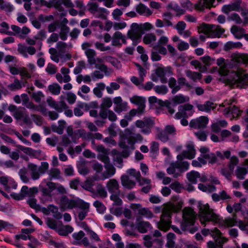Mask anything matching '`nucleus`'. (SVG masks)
<instances>
[{
  "label": "nucleus",
  "mask_w": 248,
  "mask_h": 248,
  "mask_svg": "<svg viewBox=\"0 0 248 248\" xmlns=\"http://www.w3.org/2000/svg\"><path fill=\"white\" fill-rule=\"evenodd\" d=\"M237 215L234 213L232 217L223 220L210 208L208 204L199 206V218L201 224L205 226L211 222L214 224H220L226 227H231L237 224Z\"/></svg>",
  "instance_id": "f257e3e1"
},
{
  "label": "nucleus",
  "mask_w": 248,
  "mask_h": 248,
  "mask_svg": "<svg viewBox=\"0 0 248 248\" xmlns=\"http://www.w3.org/2000/svg\"><path fill=\"white\" fill-rule=\"evenodd\" d=\"M195 150L193 147H190L188 150L183 151L177 156V160L170 164L167 169V173L170 175H172L174 178L181 176L189 167V163L187 161L182 160L184 158L192 159L195 157Z\"/></svg>",
  "instance_id": "f03ea898"
},
{
  "label": "nucleus",
  "mask_w": 248,
  "mask_h": 248,
  "mask_svg": "<svg viewBox=\"0 0 248 248\" xmlns=\"http://www.w3.org/2000/svg\"><path fill=\"white\" fill-rule=\"evenodd\" d=\"M178 198L174 197L173 202H169L164 204L162 210L160 221L158 223V228L164 232L168 231L170 227V218L172 213L180 211L183 206V202L177 201Z\"/></svg>",
  "instance_id": "7ed1b4c3"
},
{
  "label": "nucleus",
  "mask_w": 248,
  "mask_h": 248,
  "mask_svg": "<svg viewBox=\"0 0 248 248\" xmlns=\"http://www.w3.org/2000/svg\"><path fill=\"white\" fill-rule=\"evenodd\" d=\"M197 217V214L191 207H185L183 210V220L181 222V229L185 231L189 230L191 233H193L198 230L197 227L188 229L194 225Z\"/></svg>",
  "instance_id": "20e7f679"
},
{
  "label": "nucleus",
  "mask_w": 248,
  "mask_h": 248,
  "mask_svg": "<svg viewBox=\"0 0 248 248\" xmlns=\"http://www.w3.org/2000/svg\"><path fill=\"white\" fill-rule=\"evenodd\" d=\"M236 102V99L234 98H232L229 100H225L219 106L220 107H227V108L224 109L223 112L224 115L227 117H230V115L232 114V117L231 118V120L234 118L239 117L241 114L242 111H241L235 105L232 106L233 103Z\"/></svg>",
  "instance_id": "39448f33"
},
{
  "label": "nucleus",
  "mask_w": 248,
  "mask_h": 248,
  "mask_svg": "<svg viewBox=\"0 0 248 248\" xmlns=\"http://www.w3.org/2000/svg\"><path fill=\"white\" fill-rule=\"evenodd\" d=\"M49 168V164L46 162H41V166L38 167L33 163H29L28 168L30 171V175L33 180L39 179L42 174H44Z\"/></svg>",
  "instance_id": "423d86ee"
},
{
  "label": "nucleus",
  "mask_w": 248,
  "mask_h": 248,
  "mask_svg": "<svg viewBox=\"0 0 248 248\" xmlns=\"http://www.w3.org/2000/svg\"><path fill=\"white\" fill-rule=\"evenodd\" d=\"M88 11L96 18L105 20L107 18L108 11L103 7H100L96 2H89L87 4Z\"/></svg>",
  "instance_id": "0eeeda50"
},
{
  "label": "nucleus",
  "mask_w": 248,
  "mask_h": 248,
  "mask_svg": "<svg viewBox=\"0 0 248 248\" xmlns=\"http://www.w3.org/2000/svg\"><path fill=\"white\" fill-rule=\"evenodd\" d=\"M155 124L154 121L150 118H144L142 120L136 121V126L141 129V132L144 134H149L153 126Z\"/></svg>",
  "instance_id": "6e6552de"
},
{
  "label": "nucleus",
  "mask_w": 248,
  "mask_h": 248,
  "mask_svg": "<svg viewBox=\"0 0 248 248\" xmlns=\"http://www.w3.org/2000/svg\"><path fill=\"white\" fill-rule=\"evenodd\" d=\"M236 78L233 79L230 81V83L236 85L237 86L246 85L248 82V73L245 72V70L241 68H238L235 72Z\"/></svg>",
  "instance_id": "1a4fd4ad"
},
{
  "label": "nucleus",
  "mask_w": 248,
  "mask_h": 248,
  "mask_svg": "<svg viewBox=\"0 0 248 248\" xmlns=\"http://www.w3.org/2000/svg\"><path fill=\"white\" fill-rule=\"evenodd\" d=\"M143 33L142 28L141 25L134 23L131 25V29L127 32L129 38L133 40H137L140 39Z\"/></svg>",
  "instance_id": "9d476101"
},
{
  "label": "nucleus",
  "mask_w": 248,
  "mask_h": 248,
  "mask_svg": "<svg viewBox=\"0 0 248 248\" xmlns=\"http://www.w3.org/2000/svg\"><path fill=\"white\" fill-rule=\"evenodd\" d=\"M46 103L50 108L55 109L58 112H62L68 108L65 102L62 101L57 102L51 96L46 99Z\"/></svg>",
  "instance_id": "9b49d317"
},
{
  "label": "nucleus",
  "mask_w": 248,
  "mask_h": 248,
  "mask_svg": "<svg viewBox=\"0 0 248 248\" xmlns=\"http://www.w3.org/2000/svg\"><path fill=\"white\" fill-rule=\"evenodd\" d=\"M114 110L118 114L123 111H126L128 109V103L123 101L121 97L117 96L113 98Z\"/></svg>",
  "instance_id": "f8f14e48"
},
{
  "label": "nucleus",
  "mask_w": 248,
  "mask_h": 248,
  "mask_svg": "<svg viewBox=\"0 0 248 248\" xmlns=\"http://www.w3.org/2000/svg\"><path fill=\"white\" fill-rule=\"evenodd\" d=\"M208 123V118L206 116H201L192 120L190 123V127L195 129H204Z\"/></svg>",
  "instance_id": "ddd939ff"
},
{
  "label": "nucleus",
  "mask_w": 248,
  "mask_h": 248,
  "mask_svg": "<svg viewBox=\"0 0 248 248\" xmlns=\"http://www.w3.org/2000/svg\"><path fill=\"white\" fill-rule=\"evenodd\" d=\"M168 42L169 39L167 37L162 36L158 40L156 44L154 46L153 49L157 51L160 54L165 55L167 53V50L165 46Z\"/></svg>",
  "instance_id": "4468645a"
},
{
  "label": "nucleus",
  "mask_w": 248,
  "mask_h": 248,
  "mask_svg": "<svg viewBox=\"0 0 248 248\" xmlns=\"http://www.w3.org/2000/svg\"><path fill=\"white\" fill-rule=\"evenodd\" d=\"M76 200L72 199H69L65 196L61 197L60 201L61 208L63 210L66 209H72L76 208Z\"/></svg>",
  "instance_id": "2eb2a0df"
},
{
  "label": "nucleus",
  "mask_w": 248,
  "mask_h": 248,
  "mask_svg": "<svg viewBox=\"0 0 248 248\" xmlns=\"http://www.w3.org/2000/svg\"><path fill=\"white\" fill-rule=\"evenodd\" d=\"M14 118L17 121H21L24 124L30 125L31 120L25 108H21V110L15 115Z\"/></svg>",
  "instance_id": "dca6fc26"
},
{
  "label": "nucleus",
  "mask_w": 248,
  "mask_h": 248,
  "mask_svg": "<svg viewBox=\"0 0 248 248\" xmlns=\"http://www.w3.org/2000/svg\"><path fill=\"white\" fill-rule=\"evenodd\" d=\"M125 37L120 31H117L112 36L111 45L114 46L121 47L123 44H126Z\"/></svg>",
  "instance_id": "f3484780"
},
{
  "label": "nucleus",
  "mask_w": 248,
  "mask_h": 248,
  "mask_svg": "<svg viewBox=\"0 0 248 248\" xmlns=\"http://www.w3.org/2000/svg\"><path fill=\"white\" fill-rule=\"evenodd\" d=\"M18 52L25 58H28V54L31 55L35 54L36 48L32 46H26L21 44H19L17 47Z\"/></svg>",
  "instance_id": "a211bd4d"
},
{
  "label": "nucleus",
  "mask_w": 248,
  "mask_h": 248,
  "mask_svg": "<svg viewBox=\"0 0 248 248\" xmlns=\"http://www.w3.org/2000/svg\"><path fill=\"white\" fill-rule=\"evenodd\" d=\"M131 103L138 106L139 111L140 112H144L145 108L146 100L144 98L135 95L130 98Z\"/></svg>",
  "instance_id": "6ab92c4d"
},
{
  "label": "nucleus",
  "mask_w": 248,
  "mask_h": 248,
  "mask_svg": "<svg viewBox=\"0 0 248 248\" xmlns=\"http://www.w3.org/2000/svg\"><path fill=\"white\" fill-rule=\"evenodd\" d=\"M232 64H248V55L239 53H233L231 55Z\"/></svg>",
  "instance_id": "aec40b11"
},
{
  "label": "nucleus",
  "mask_w": 248,
  "mask_h": 248,
  "mask_svg": "<svg viewBox=\"0 0 248 248\" xmlns=\"http://www.w3.org/2000/svg\"><path fill=\"white\" fill-rule=\"evenodd\" d=\"M203 157L206 159L207 162L209 164H214L217 162L218 158L224 159L223 154L219 151H217L216 154L213 153H209L203 155Z\"/></svg>",
  "instance_id": "412c9836"
},
{
  "label": "nucleus",
  "mask_w": 248,
  "mask_h": 248,
  "mask_svg": "<svg viewBox=\"0 0 248 248\" xmlns=\"http://www.w3.org/2000/svg\"><path fill=\"white\" fill-rule=\"evenodd\" d=\"M136 227L139 232L141 233H145L151 229L152 225L148 221L140 220L138 218L137 219Z\"/></svg>",
  "instance_id": "4be33fe9"
},
{
  "label": "nucleus",
  "mask_w": 248,
  "mask_h": 248,
  "mask_svg": "<svg viewBox=\"0 0 248 248\" xmlns=\"http://www.w3.org/2000/svg\"><path fill=\"white\" fill-rule=\"evenodd\" d=\"M106 186L108 192L111 194L120 193L119 184L115 179H110L107 182Z\"/></svg>",
  "instance_id": "5701e85b"
},
{
  "label": "nucleus",
  "mask_w": 248,
  "mask_h": 248,
  "mask_svg": "<svg viewBox=\"0 0 248 248\" xmlns=\"http://www.w3.org/2000/svg\"><path fill=\"white\" fill-rule=\"evenodd\" d=\"M85 54L88 59V63L91 65L95 64L96 62H102L101 58H97L95 59V57L96 55V52L93 49L86 50L85 51Z\"/></svg>",
  "instance_id": "b1692460"
},
{
  "label": "nucleus",
  "mask_w": 248,
  "mask_h": 248,
  "mask_svg": "<svg viewBox=\"0 0 248 248\" xmlns=\"http://www.w3.org/2000/svg\"><path fill=\"white\" fill-rule=\"evenodd\" d=\"M21 98L22 99V105L24 106L27 108L34 111L38 110V106L35 105L33 102L30 101L29 97L27 94H22Z\"/></svg>",
  "instance_id": "393cba45"
},
{
  "label": "nucleus",
  "mask_w": 248,
  "mask_h": 248,
  "mask_svg": "<svg viewBox=\"0 0 248 248\" xmlns=\"http://www.w3.org/2000/svg\"><path fill=\"white\" fill-rule=\"evenodd\" d=\"M47 173L48 175V179L50 181L62 179V172L60 170L57 168H51L47 171Z\"/></svg>",
  "instance_id": "a878e982"
},
{
  "label": "nucleus",
  "mask_w": 248,
  "mask_h": 248,
  "mask_svg": "<svg viewBox=\"0 0 248 248\" xmlns=\"http://www.w3.org/2000/svg\"><path fill=\"white\" fill-rule=\"evenodd\" d=\"M196 106L200 111L209 112L216 108V104L211 101H207L204 104H196Z\"/></svg>",
  "instance_id": "bb28decb"
},
{
  "label": "nucleus",
  "mask_w": 248,
  "mask_h": 248,
  "mask_svg": "<svg viewBox=\"0 0 248 248\" xmlns=\"http://www.w3.org/2000/svg\"><path fill=\"white\" fill-rule=\"evenodd\" d=\"M122 185L125 188L130 189L136 186V182L127 175H123L121 177Z\"/></svg>",
  "instance_id": "cd10ccee"
},
{
  "label": "nucleus",
  "mask_w": 248,
  "mask_h": 248,
  "mask_svg": "<svg viewBox=\"0 0 248 248\" xmlns=\"http://www.w3.org/2000/svg\"><path fill=\"white\" fill-rule=\"evenodd\" d=\"M212 6L210 0H199L194 5L195 9L200 11L204 10L205 8L210 9Z\"/></svg>",
  "instance_id": "c85d7f7f"
},
{
  "label": "nucleus",
  "mask_w": 248,
  "mask_h": 248,
  "mask_svg": "<svg viewBox=\"0 0 248 248\" xmlns=\"http://www.w3.org/2000/svg\"><path fill=\"white\" fill-rule=\"evenodd\" d=\"M212 29V24L203 23L198 27V31L199 33H204L207 37H210V34H211Z\"/></svg>",
  "instance_id": "c756f323"
},
{
  "label": "nucleus",
  "mask_w": 248,
  "mask_h": 248,
  "mask_svg": "<svg viewBox=\"0 0 248 248\" xmlns=\"http://www.w3.org/2000/svg\"><path fill=\"white\" fill-rule=\"evenodd\" d=\"M240 9V3L239 2H235L228 5H225L222 7V11L224 13L228 14L230 12L236 11H238Z\"/></svg>",
  "instance_id": "7c9ffc66"
},
{
  "label": "nucleus",
  "mask_w": 248,
  "mask_h": 248,
  "mask_svg": "<svg viewBox=\"0 0 248 248\" xmlns=\"http://www.w3.org/2000/svg\"><path fill=\"white\" fill-rule=\"evenodd\" d=\"M2 139L5 141L11 143L16 147L17 148L24 152V153H27L31 150V149L29 147H26L20 145H16V142L12 138L8 136L4 135L2 137Z\"/></svg>",
  "instance_id": "2f4dec72"
},
{
  "label": "nucleus",
  "mask_w": 248,
  "mask_h": 248,
  "mask_svg": "<svg viewBox=\"0 0 248 248\" xmlns=\"http://www.w3.org/2000/svg\"><path fill=\"white\" fill-rule=\"evenodd\" d=\"M73 231V228L69 225H62V223H60V225L58 228L57 231L58 233L62 236H67L69 233H71Z\"/></svg>",
  "instance_id": "473e14b6"
},
{
  "label": "nucleus",
  "mask_w": 248,
  "mask_h": 248,
  "mask_svg": "<svg viewBox=\"0 0 248 248\" xmlns=\"http://www.w3.org/2000/svg\"><path fill=\"white\" fill-rule=\"evenodd\" d=\"M225 31L224 29L220 26L212 25L211 34H210V38L219 37Z\"/></svg>",
  "instance_id": "72a5a7b5"
},
{
  "label": "nucleus",
  "mask_w": 248,
  "mask_h": 248,
  "mask_svg": "<svg viewBox=\"0 0 248 248\" xmlns=\"http://www.w3.org/2000/svg\"><path fill=\"white\" fill-rule=\"evenodd\" d=\"M136 11L140 15L151 16L153 12L142 3H140L136 7Z\"/></svg>",
  "instance_id": "f704fd0d"
},
{
  "label": "nucleus",
  "mask_w": 248,
  "mask_h": 248,
  "mask_svg": "<svg viewBox=\"0 0 248 248\" xmlns=\"http://www.w3.org/2000/svg\"><path fill=\"white\" fill-rule=\"evenodd\" d=\"M60 28V37L62 40H66L67 38V35L70 31V28L68 26H67L66 25L64 24H61Z\"/></svg>",
  "instance_id": "c9c22d12"
},
{
  "label": "nucleus",
  "mask_w": 248,
  "mask_h": 248,
  "mask_svg": "<svg viewBox=\"0 0 248 248\" xmlns=\"http://www.w3.org/2000/svg\"><path fill=\"white\" fill-rule=\"evenodd\" d=\"M106 88L105 84L103 82L96 84V87L93 89V94L98 98H101L103 96L102 92Z\"/></svg>",
  "instance_id": "e433bc0d"
},
{
  "label": "nucleus",
  "mask_w": 248,
  "mask_h": 248,
  "mask_svg": "<svg viewBox=\"0 0 248 248\" xmlns=\"http://www.w3.org/2000/svg\"><path fill=\"white\" fill-rule=\"evenodd\" d=\"M231 32L234 35V36L240 39L243 37L245 34V30L242 28L238 27L237 26H233L231 29Z\"/></svg>",
  "instance_id": "4c0bfd02"
},
{
  "label": "nucleus",
  "mask_w": 248,
  "mask_h": 248,
  "mask_svg": "<svg viewBox=\"0 0 248 248\" xmlns=\"http://www.w3.org/2000/svg\"><path fill=\"white\" fill-rule=\"evenodd\" d=\"M23 86L24 85H22V82L17 78H15L14 82L9 84L7 88L11 91H15L21 89Z\"/></svg>",
  "instance_id": "58836bf2"
},
{
  "label": "nucleus",
  "mask_w": 248,
  "mask_h": 248,
  "mask_svg": "<svg viewBox=\"0 0 248 248\" xmlns=\"http://www.w3.org/2000/svg\"><path fill=\"white\" fill-rule=\"evenodd\" d=\"M155 74L160 78V81L162 83H166L168 81L167 78L165 77V69L164 67H157L155 70Z\"/></svg>",
  "instance_id": "ea45409f"
},
{
  "label": "nucleus",
  "mask_w": 248,
  "mask_h": 248,
  "mask_svg": "<svg viewBox=\"0 0 248 248\" xmlns=\"http://www.w3.org/2000/svg\"><path fill=\"white\" fill-rule=\"evenodd\" d=\"M104 166L106 169V173H104L103 174L104 179L108 178L113 176L115 173V168L110 163L108 165H105Z\"/></svg>",
  "instance_id": "a19ab883"
},
{
  "label": "nucleus",
  "mask_w": 248,
  "mask_h": 248,
  "mask_svg": "<svg viewBox=\"0 0 248 248\" xmlns=\"http://www.w3.org/2000/svg\"><path fill=\"white\" fill-rule=\"evenodd\" d=\"M186 177L188 181L192 184L197 183V179L200 177V174L196 171H191L186 174Z\"/></svg>",
  "instance_id": "79ce46f5"
},
{
  "label": "nucleus",
  "mask_w": 248,
  "mask_h": 248,
  "mask_svg": "<svg viewBox=\"0 0 248 248\" xmlns=\"http://www.w3.org/2000/svg\"><path fill=\"white\" fill-rule=\"evenodd\" d=\"M169 86L172 89L171 93L175 94L180 90V86L177 85V81L174 78H170L168 81Z\"/></svg>",
  "instance_id": "37998d69"
},
{
  "label": "nucleus",
  "mask_w": 248,
  "mask_h": 248,
  "mask_svg": "<svg viewBox=\"0 0 248 248\" xmlns=\"http://www.w3.org/2000/svg\"><path fill=\"white\" fill-rule=\"evenodd\" d=\"M189 98L183 94H180L174 96L172 98V102L175 105L180 104L187 102Z\"/></svg>",
  "instance_id": "c03bdc74"
},
{
  "label": "nucleus",
  "mask_w": 248,
  "mask_h": 248,
  "mask_svg": "<svg viewBox=\"0 0 248 248\" xmlns=\"http://www.w3.org/2000/svg\"><path fill=\"white\" fill-rule=\"evenodd\" d=\"M48 90L52 94L58 95L61 93V87L58 83H55L49 85Z\"/></svg>",
  "instance_id": "a18cd8bd"
},
{
  "label": "nucleus",
  "mask_w": 248,
  "mask_h": 248,
  "mask_svg": "<svg viewBox=\"0 0 248 248\" xmlns=\"http://www.w3.org/2000/svg\"><path fill=\"white\" fill-rule=\"evenodd\" d=\"M138 214L147 218H152L154 214L153 212L148 208H141L138 210Z\"/></svg>",
  "instance_id": "49530a36"
},
{
  "label": "nucleus",
  "mask_w": 248,
  "mask_h": 248,
  "mask_svg": "<svg viewBox=\"0 0 248 248\" xmlns=\"http://www.w3.org/2000/svg\"><path fill=\"white\" fill-rule=\"evenodd\" d=\"M155 35L153 33L145 34L143 38V41L146 45H152L156 41Z\"/></svg>",
  "instance_id": "de8ad7c7"
},
{
  "label": "nucleus",
  "mask_w": 248,
  "mask_h": 248,
  "mask_svg": "<svg viewBox=\"0 0 248 248\" xmlns=\"http://www.w3.org/2000/svg\"><path fill=\"white\" fill-rule=\"evenodd\" d=\"M186 74L188 78L194 81H196L197 79H201L202 77V75L200 73L192 72L190 70L186 71Z\"/></svg>",
  "instance_id": "09e8293b"
},
{
  "label": "nucleus",
  "mask_w": 248,
  "mask_h": 248,
  "mask_svg": "<svg viewBox=\"0 0 248 248\" xmlns=\"http://www.w3.org/2000/svg\"><path fill=\"white\" fill-rule=\"evenodd\" d=\"M247 173V170L244 167H238L235 170L236 176L240 180L244 179Z\"/></svg>",
  "instance_id": "8fccbe9b"
},
{
  "label": "nucleus",
  "mask_w": 248,
  "mask_h": 248,
  "mask_svg": "<svg viewBox=\"0 0 248 248\" xmlns=\"http://www.w3.org/2000/svg\"><path fill=\"white\" fill-rule=\"evenodd\" d=\"M19 175L21 180L25 183L30 182V178L28 176V173L26 168H23L19 170Z\"/></svg>",
  "instance_id": "3c124183"
},
{
  "label": "nucleus",
  "mask_w": 248,
  "mask_h": 248,
  "mask_svg": "<svg viewBox=\"0 0 248 248\" xmlns=\"http://www.w3.org/2000/svg\"><path fill=\"white\" fill-rule=\"evenodd\" d=\"M79 208L82 210L89 211L90 204L81 200H77L76 203V208Z\"/></svg>",
  "instance_id": "603ef678"
},
{
  "label": "nucleus",
  "mask_w": 248,
  "mask_h": 248,
  "mask_svg": "<svg viewBox=\"0 0 248 248\" xmlns=\"http://www.w3.org/2000/svg\"><path fill=\"white\" fill-rule=\"evenodd\" d=\"M46 223L49 228L56 231L60 225V223L58 224L55 220L50 217L47 218Z\"/></svg>",
  "instance_id": "864d4df0"
},
{
  "label": "nucleus",
  "mask_w": 248,
  "mask_h": 248,
  "mask_svg": "<svg viewBox=\"0 0 248 248\" xmlns=\"http://www.w3.org/2000/svg\"><path fill=\"white\" fill-rule=\"evenodd\" d=\"M21 192L23 196H27L30 195L31 193L32 194L34 192H37V188L34 187L29 189L27 186H24L21 188Z\"/></svg>",
  "instance_id": "5fc2aeb1"
},
{
  "label": "nucleus",
  "mask_w": 248,
  "mask_h": 248,
  "mask_svg": "<svg viewBox=\"0 0 248 248\" xmlns=\"http://www.w3.org/2000/svg\"><path fill=\"white\" fill-rule=\"evenodd\" d=\"M112 105V102L110 98L105 97L102 99V102L100 104V108H108Z\"/></svg>",
  "instance_id": "6e6d98bb"
},
{
  "label": "nucleus",
  "mask_w": 248,
  "mask_h": 248,
  "mask_svg": "<svg viewBox=\"0 0 248 248\" xmlns=\"http://www.w3.org/2000/svg\"><path fill=\"white\" fill-rule=\"evenodd\" d=\"M96 192L101 198H105L107 196V192L105 188L101 184L97 185Z\"/></svg>",
  "instance_id": "4d7b16f0"
},
{
  "label": "nucleus",
  "mask_w": 248,
  "mask_h": 248,
  "mask_svg": "<svg viewBox=\"0 0 248 248\" xmlns=\"http://www.w3.org/2000/svg\"><path fill=\"white\" fill-rule=\"evenodd\" d=\"M135 65L137 67L139 77L140 78L141 80L144 81V77H146L147 73L146 69L138 63H135Z\"/></svg>",
  "instance_id": "13d9d810"
},
{
  "label": "nucleus",
  "mask_w": 248,
  "mask_h": 248,
  "mask_svg": "<svg viewBox=\"0 0 248 248\" xmlns=\"http://www.w3.org/2000/svg\"><path fill=\"white\" fill-rule=\"evenodd\" d=\"M48 208L51 212L54 214L53 216L55 218L60 219L62 217V215L61 213L59 212L58 208L57 206L53 205H50L48 207Z\"/></svg>",
  "instance_id": "bf43d9fd"
},
{
  "label": "nucleus",
  "mask_w": 248,
  "mask_h": 248,
  "mask_svg": "<svg viewBox=\"0 0 248 248\" xmlns=\"http://www.w3.org/2000/svg\"><path fill=\"white\" fill-rule=\"evenodd\" d=\"M160 101L161 106L165 107L170 114H172L174 113L175 110L170 102L167 101L164 102L160 100Z\"/></svg>",
  "instance_id": "052dcab7"
},
{
  "label": "nucleus",
  "mask_w": 248,
  "mask_h": 248,
  "mask_svg": "<svg viewBox=\"0 0 248 248\" xmlns=\"http://www.w3.org/2000/svg\"><path fill=\"white\" fill-rule=\"evenodd\" d=\"M93 205L100 213H104L106 210V207L104 204L99 201H95Z\"/></svg>",
  "instance_id": "680f3d73"
},
{
  "label": "nucleus",
  "mask_w": 248,
  "mask_h": 248,
  "mask_svg": "<svg viewBox=\"0 0 248 248\" xmlns=\"http://www.w3.org/2000/svg\"><path fill=\"white\" fill-rule=\"evenodd\" d=\"M154 89L158 94H165L168 92V89L165 85H157L155 86Z\"/></svg>",
  "instance_id": "e2e57ef3"
},
{
  "label": "nucleus",
  "mask_w": 248,
  "mask_h": 248,
  "mask_svg": "<svg viewBox=\"0 0 248 248\" xmlns=\"http://www.w3.org/2000/svg\"><path fill=\"white\" fill-rule=\"evenodd\" d=\"M120 88V86L118 83L111 82L109 86H107L106 88L108 93L112 94L114 90H118Z\"/></svg>",
  "instance_id": "0e129e2a"
},
{
  "label": "nucleus",
  "mask_w": 248,
  "mask_h": 248,
  "mask_svg": "<svg viewBox=\"0 0 248 248\" xmlns=\"http://www.w3.org/2000/svg\"><path fill=\"white\" fill-rule=\"evenodd\" d=\"M177 81L178 83V86H180V89L181 88V87L184 86H185L188 89H191L192 88V86L188 82H187L186 78H178Z\"/></svg>",
  "instance_id": "69168bd1"
},
{
  "label": "nucleus",
  "mask_w": 248,
  "mask_h": 248,
  "mask_svg": "<svg viewBox=\"0 0 248 248\" xmlns=\"http://www.w3.org/2000/svg\"><path fill=\"white\" fill-rule=\"evenodd\" d=\"M0 9L4 11L7 13L12 12L14 9L12 5L5 1L0 6Z\"/></svg>",
  "instance_id": "338daca9"
},
{
  "label": "nucleus",
  "mask_w": 248,
  "mask_h": 248,
  "mask_svg": "<svg viewBox=\"0 0 248 248\" xmlns=\"http://www.w3.org/2000/svg\"><path fill=\"white\" fill-rule=\"evenodd\" d=\"M156 136L161 141L165 142L169 140V137L164 130H160L157 133Z\"/></svg>",
  "instance_id": "774afa93"
}]
</instances>
